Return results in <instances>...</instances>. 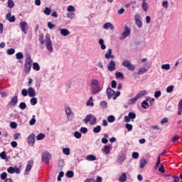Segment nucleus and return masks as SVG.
I'll use <instances>...</instances> for the list:
<instances>
[{
    "label": "nucleus",
    "mask_w": 182,
    "mask_h": 182,
    "mask_svg": "<svg viewBox=\"0 0 182 182\" xmlns=\"http://www.w3.org/2000/svg\"><path fill=\"white\" fill-rule=\"evenodd\" d=\"M139 100V96L136 95L134 98L128 100V105H134Z\"/></svg>",
    "instance_id": "obj_19"
},
{
    "label": "nucleus",
    "mask_w": 182,
    "mask_h": 182,
    "mask_svg": "<svg viewBox=\"0 0 182 182\" xmlns=\"http://www.w3.org/2000/svg\"><path fill=\"white\" fill-rule=\"evenodd\" d=\"M6 19L7 21H9V22H15V21H16V18H15V16H12V14H11V11L9 12L6 16Z\"/></svg>",
    "instance_id": "obj_11"
},
{
    "label": "nucleus",
    "mask_w": 182,
    "mask_h": 182,
    "mask_svg": "<svg viewBox=\"0 0 182 182\" xmlns=\"http://www.w3.org/2000/svg\"><path fill=\"white\" fill-rule=\"evenodd\" d=\"M8 173H9L10 174H14V173H15V168L10 166L8 169H7Z\"/></svg>",
    "instance_id": "obj_50"
},
{
    "label": "nucleus",
    "mask_w": 182,
    "mask_h": 182,
    "mask_svg": "<svg viewBox=\"0 0 182 182\" xmlns=\"http://www.w3.org/2000/svg\"><path fill=\"white\" fill-rule=\"evenodd\" d=\"M141 7L144 12H147V11H149V4H147V2L142 3Z\"/></svg>",
    "instance_id": "obj_24"
},
{
    "label": "nucleus",
    "mask_w": 182,
    "mask_h": 182,
    "mask_svg": "<svg viewBox=\"0 0 182 182\" xmlns=\"http://www.w3.org/2000/svg\"><path fill=\"white\" fill-rule=\"evenodd\" d=\"M65 113L67 116H72V114H73V112H72V109H70V107H65Z\"/></svg>",
    "instance_id": "obj_31"
},
{
    "label": "nucleus",
    "mask_w": 182,
    "mask_h": 182,
    "mask_svg": "<svg viewBox=\"0 0 182 182\" xmlns=\"http://www.w3.org/2000/svg\"><path fill=\"white\" fill-rule=\"evenodd\" d=\"M181 114H182V99L180 100L178 103V115L181 116Z\"/></svg>",
    "instance_id": "obj_22"
},
{
    "label": "nucleus",
    "mask_w": 182,
    "mask_h": 182,
    "mask_svg": "<svg viewBox=\"0 0 182 182\" xmlns=\"http://www.w3.org/2000/svg\"><path fill=\"white\" fill-rule=\"evenodd\" d=\"M103 151L105 154H110V146L109 145H105L104 146Z\"/></svg>",
    "instance_id": "obj_25"
},
{
    "label": "nucleus",
    "mask_w": 182,
    "mask_h": 182,
    "mask_svg": "<svg viewBox=\"0 0 182 182\" xmlns=\"http://www.w3.org/2000/svg\"><path fill=\"white\" fill-rule=\"evenodd\" d=\"M101 131H102V127H100V125H97V127L93 128L94 133H100Z\"/></svg>",
    "instance_id": "obj_28"
},
{
    "label": "nucleus",
    "mask_w": 182,
    "mask_h": 182,
    "mask_svg": "<svg viewBox=\"0 0 182 182\" xmlns=\"http://www.w3.org/2000/svg\"><path fill=\"white\" fill-rule=\"evenodd\" d=\"M167 177H172V178H173V182H178L180 181V178H178V176H171V175H167Z\"/></svg>",
    "instance_id": "obj_40"
},
{
    "label": "nucleus",
    "mask_w": 182,
    "mask_h": 182,
    "mask_svg": "<svg viewBox=\"0 0 182 182\" xmlns=\"http://www.w3.org/2000/svg\"><path fill=\"white\" fill-rule=\"evenodd\" d=\"M52 13V10H50V8L49 7H46L44 11H43V14H45V15L49 16L50 15V14Z\"/></svg>",
    "instance_id": "obj_29"
},
{
    "label": "nucleus",
    "mask_w": 182,
    "mask_h": 182,
    "mask_svg": "<svg viewBox=\"0 0 182 182\" xmlns=\"http://www.w3.org/2000/svg\"><path fill=\"white\" fill-rule=\"evenodd\" d=\"M15 53V49L10 48L7 50V55H14Z\"/></svg>",
    "instance_id": "obj_54"
},
{
    "label": "nucleus",
    "mask_w": 182,
    "mask_h": 182,
    "mask_svg": "<svg viewBox=\"0 0 182 182\" xmlns=\"http://www.w3.org/2000/svg\"><path fill=\"white\" fill-rule=\"evenodd\" d=\"M173 90H174V86H173V85H170V86L167 87V88H166L167 93H171V92H173Z\"/></svg>",
    "instance_id": "obj_44"
},
{
    "label": "nucleus",
    "mask_w": 182,
    "mask_h": 182,
    "mask_svg": "<svg viewBox=\"0 0 182 182\" xmlns=\"http://www.w3.org/2000/svg\"><path fill=\"white\" fill-rule=\"evenodd\" d=\"M92 114L87 115L85 119H84L85 123H86V124L89 123V122H90L91 119H92Z\"/></svg>",
    "instance_id": "obj_33"
},
{
    "label": "nucleus",
    "mask_w": 182,
    "mask_h": 182,
    "mask_svg": "<svg viewBox=\"0 0 182 182\" xmlns=\"http://www.w3.org/2000/svg\"><path fill=\"white\" fill-rule=\"evenodd\" d=\"M161 69L165 70H170V64H164L161 65Z\"/></svg>",
    "instance_id": "obj_42"
},
{
    "label": "nucleus",
    "mask_w": 182,
    "mask_h": 182,
    "mask_svg": "<svg viewBox=\"0 0 182 182\" xmlns=\"http://www.w3.org/2000/svg\"><path fill=\"white\" fill-rule=\"evenodd\" d=\"M74 136L75 137V139H80L82 137V134L77 131H76L74 133Z\"/></svg>",
    "instance_id": "obj_46"
},
{
    "label": "nucleus",
    "mask_w": 182,
    "mask_h": 182,
    "mask_svg": "<svg viewBox=\"0 0 182 182\" xmlns=\"http://www.w3.org/2000/svg\"><path fill=\"white\" fill-rule=\"evenodd\" d=\"M92 95H97L102 89H100V82L97 80H92L90 82Z\"/></svg>",
    "instance_id": "obj_2"
},
{
    "label": "nucleus",
    "mask_w": 182,
    "mask_h": 182,
    "mask_svg": "<svg viewBox=\"0 0 182 182\" xmlns=\"http://www.w3.org/2000/svg\"><path fill=\"white\" fill-rule=\"evenodd\" d=\"M107 96L108 99H113V96H114V90L112 89L111 87H108L107 89Z\"/></svg>",
    "instance_id": "obj_10"
},
{
    "label": "nucleus",
    "mask_w": 182,
    "mask_h": 182,
    "mask_svg": "<svg viewBox=\"0 0 182 182\" xmlns=\"http://www.w3.org/2000/svg\"><path fill=\"white\" fill-rule=\"evenodd\" d=\"M6 177H8V174L6 173V172H4L1 174V180H6Z\"/></svg>",
    "instance_id": "obj_55"
},
{
    "label": "nucleus",
    "mask_w": 182,
    "mask_h": 182,
    "mask_svg": "<svg viewBox=\"0 0 182 182\" xmlns=\"http://www.w3.org/2000/svg\"><path fill=\"white\" fill-rule=\"evenodd\" d=\"M115 76L117 77V79H124V75H123V73H120V72H117L115 73Z\"/></svg>",
    "instance_id": "obj_34"
},
{
    "label": "nucleus",
    "mask_w": 182,
    "mask_h": 182,
    "mask_svg": "<svg viewBox=\"0 0 182 182\" xmlns=\"http://www.w3.org/2000/svg\"><path fill=\"white\" fill-rule=\"evenodd\" d=\"M35 137L36 136L34 135V134H31L28 136L27 139V143L29 144V146H34Z\"/></svg>",
    "instance_id": "obj_8"
},
{
    "label": "nucleus",
    "mask_w": 182,
    "mask_h": 182,
    "mask_svg": "<svg viewBox=\"0 0 182 182\" xmlns=\"http://www.w3.org/2000/svg\"><path fill=\"white\" fill-rule=\"evenodd\" d=\"M125 160L126 158H124V156H119L117 159V162L122 164V163H123V161H124Z\"/></svg>",
    "instance_id": "obj_52"
},
{
    "label": "nucleus",
    "mask_w": 182,
    "mask_h": 182,
    "mask_svg": "<svg viewBox=\"0 0 182 182\" xmlns=\"http://www.w3.org/2000/svg\"><path fill=\"white\" fill-rule=\"evenodd\" d=\"M178 139H180V136L178 135H176L172 138L173 143H176V141H178Z\"/></svg>",
    "instance_id": "obj_63"
},
{
    "label": "nucleus",
    "mask_w": 182,
    "mask_h": 182,
    "mask_svg": "<svg viewBox=\"0 0 182 182\" xmlns=\"http://www.w3.org/2000/svg\"><path fill=\"white\" fill-rule=\"evenodd\" d=\"M32 167H33V161H28L25 171L29 173L32 170Z\"/></svg>",
    "instance_id": "obj_12"
},
{
    "label": "nucleus",
    "mask_w": 182,
    "mask_h": 182,
    "mask_svg": "<svg viewBox=\"0 0 182 182\" xmlns=\"http://www.w3.org/2000/svg\"><path fill=\"white\" fill-rule=\"evenodd\" d=\"M100 106L103 107V109H106L107 107V102L106 101H102L100 102Z\"/></svg>",
    "instance_id": "obj_57"
},
{
    "label": "nucleus",
    "mask_w": 182,
    "mask_h": 182,
    "mask_svg": "<svg viewBox=\"0 0 182 182\" xmlns=\"http://www.w3.org/2000/svg\"><path fill=\"white\" fill-rule=\"evenodd\" d=\"M147 92L146 90H143L141 91L140 92H139L136 96H138V99H140V97H141V96H146Z\"/></svg>",
    "instance_id": "obj_36"
},
{
    "label": "nucleus",
    "mask_w": 182,
    "mask_h": 182,
    "mask_svg": "<svg viewBox=\"0 0 182 182\" xmlns=\"http://www.w3.org/2000/svg\"><path fill=\"white\" fill-rule=\"evenodd\" d=\"M44 39L43 33L39 34L38 41L40 42V48L42 49H45V43L46 48L49 50V52H52L53 50V46L52 44V40H50V35L46 34V38Z\"/></svg>",
    "instance_id": "obj_1"
},
{
    "label": "nucleus",
    "mask_w": 182,
    "mask_h": 182,
    "mask_svg": "<svg viewBox=\"0 0 182 182\" xmlns=\"http://www.w3.org/2000/svg\"><path fill=\"white\" fill-rule=\"evenodd\" d=\"M125 127L127 129L128 132H132V130H133V125L130 124H126Z\"/></svg>",
    "instance_id": "obj_48"
},
{
    "label": "nucleus",
    "mask_w": 182,
    "mask_h": 182,
    "mask_svg": "<svg viewBox=\"0 0 182 182\" xmlns=\"http://www.w3.org/2000/svg\"><path fill=\"white\" fill-rule=\"evenodd\" d=\"M8 8L12 9L14 6H15V3L14 2V0H8Z\"/></svg>",
    "instance_id": "obj_32"
},
{
    "label": "nucleus",
    "mask_w": 182,
    "mask_h": 182,
    "mask_svg": "<svg viewBox=\"0 0 182 182\" xmlns=\"http://www.w3.org/2000/svg\"><path fill=\"white\" fill-rule=\"evenodd\" d=\"M36 123V119H35V115L33 116V118L30 120L29 124L30 126H33Z\"/></svg>",
    "instance_id": "obj_47"
},
{
    "label": "nucleus",
    "mask_w": 182,
    "mask_h": 182,
    "mask_svg": "<svg viewBox=\"0 0 182 182\" xmlns=\"http://www.w3.org/2000/svg\"><path fill=\"white\" fill-rule=\"evenodd\" d=\"M147 164V161L146 159H141L139 162V167L140 168H144L146 165Z\"/></svg>",
    "instance_id": "obj_18"
},
{
    "label": "nucleus",
    "mask_w": 182,
    "mask_h": 182,
    "mask_svg": "<svg viewBox=\"0 0 182 182\" xmlns=\"http://www.w3.org/2000/svg\"><path fill=\"white\" fill-rule=\"evenodd\" d=\"M119 96H120V92L119 91H117L116 93L114 94L113 96V100H116V99H117V97H119Z\"/></svg>",
    "instance_id": "obj_59"
},
{
    "label": "nucleus",
    "mask_w": 182,
    "mask_h": 182,
    "mask_svg": "<svg viewBox=\"0 0 182 182\" xmlns=\"http://www.w3.org/2000/svg\"><path fill=\"white\" fill-rule=\"evenodd\" d=\"M74 173L73 171H68L66 172V176L67 177H68V178H72V177H73L74 176Z\"/></svg>",
    "instance_id": "obj_41"
},
{
    "label": "nucleus",
    "mask_w": 182,
    "mask_h": 182,
    "mask_svg": "<svg viewBox=\"0 0 182 182\" xmlns=\"http://www.w3.org/2000/svg\"><path fill=\"white\" fill-rule=\"evenodd\" d=\"M147 70H149V68L144 67V68L139 69V70L138 71V75H144V73H146V72H147Z\"/></svg>",
    "instance_id": "obj_20"
},
{
    "label": "nucleus",
    "mask_w": 182,
    "mask_h": 182,
    "mask_svg": "<svg viewBox=\"0 0 182 182\" xmlns=\"http://www.w3.org/2000/svg\"><path fill=\"white\" fill-rule=\"evenodd\" d=\"M97 122V119L95 117H92L91 120L90 121V123L91 125L95 124V123Z\"/></svg>",
    "instance_id": "obj_45"
},
{
    "label": "nucleus",
    "mask_w": 182,
    "mask_h": 182,
    "mask_svg": "<svg viewBox=\"0 0 182 182\" xmlns=\"http://www.w3.org/2000/svg\"><path fill=\"white\" fill-rule=\"evenodd\" d=\"M110 56H112V49L111 48H109L108 50V52L107 53H105L106 59H109L110 58Z\"/></svg>",
    "instance_id": "obj_49"
},
{
    "label": "nucleus",
    "mask_w": 182,
    "mask_h": 182,
    "mask_svg": "<svg viewBox=\"0 0 182 182\" xmlns=\"http://www.w3.org/2000/svg\"><path fill=\"white\" fill-rule=\"evenodd\" d=\"M63 153L65 154V156H69L70 154V149L69 148H64L63 149Z\"/></svg>",
    "instance_id": "obj_35"
},
{
    "label": "nucleus",
    "mask_w": 182,
    "mask_h": 182,
    "mask_svg": "<svg viewBox=\"0 0 182 182\" xmlns=\"http://www.w3.org/2000/svg\"><path fill=\"white\" fill-rule=\"evenodd\" d=\"M114 120H116V118H114V116H113V115H109L107 117V121L109 122V123H113V122H114Z\"/></svg>",
    "instance_id": "obj_39"
},
{
    "label": "nucleus",
    "mask_w": 182,
    "mask_h": 182,
    "mask_svg": "<svg viewBox=\"0 0 182 182\" xmlns=\"http://www.w3.org/2000/svg\"><path fill=\"white\" fill-rule=\"evenodd\" d=\"M16 103H18V95H15L11 100L9 102V105L11 106H16Z\"/></svg>",
    "instance_id": "obj_16"
},
{
    "label": "nucleus",
    "mask_w": 182,
    "mask_h": 182,
    "mask_svg": "<svg viewBox=\"0 0 182 182\" xmlns=\"http://www.w3.org/2000/svg\"><path fill=\"white\" fill-rule=\"evenodd\" d=\"M16 58L18 60H21V59H23V54L22 53L19 52L16 54Z\"/></svg>",
    "instance_id": "obj_37"
},
{
    "label": "nucleus",
    "mask_w": 182,
    "mask_h": 182,
    "mask_svg": "<svg viewBox=\"0 0 182 182\" xmlns=\"http://www.w3.org/2000/svg\"><path fill=\"white\" fill-rule=\"evenodd\" d=\"M28 96L30 97H35L36 96V92L35 91V89H33L32 87H30L28 88Z\"/></svg>",
    "instance_id": "obj_13"
},
{
    "label": "nucleus",
    "mask_w": 182,
    "mask_h": 182,
    "mask_svg": "<svg viewBox=\"0 0 182 182\" xmlns=\"http://www.w3.org/2000/svg\"><path fill=\"white\" fill-rule=\"evenodd\" d=\"M30 102L33 106H35V105H36V103H38V99H36V97H32L31 99Z\"/></svg>",
    "instance_id": "obj_43"
},
{
    "label": "nucleus",
    "mask_w": 182,
    "mask_h": 182,
    "mask_svg": "<svg viewBox=\"0 0 182 182\" xmlns=\"http://www.w3.org/2000/svg\"><path fill=\"white\" fill-rule=\"evenodd\" d=\"M50 159H52V155H50L49 152L48 151L43 152L42 161H43V163H46V164H49V161Z\"/></svg>",
    "instance_id": "obj_4"
},
{
    "label": "nucleus",
    "mask_w": 182,
    "mask_h": 182,
    "mask_svg": "<svg viewBox=\"0 0 182 182\" xmlns=\"http://www.w3.org/2000/svg\"><path fill=\"white\" fill-rule=\"evenodd\" d=\"M122 66H124V68H127L128 70H132V71L136 70V66L132 65V63H130V61L127 60H124L122 62Z\"/></svg>",
    "instance_id": "obj_5"
},
{
    "label": "nucleus",
    "mask_w": 182,
    "mask_h": 182,
    "mask_svg": "<svg viewBox=\"0 0 182 182\" xmlns=\"http://www.w3.org/2000/svg\"><path fill=\"white\" fill-rule=\"evenodd\" d=\"M161 163V161L160 160V156H158L157 161L155 165V168H157L159 166H160V164Z\"/></svg>",
    "instance_id": "obj_60"
},
{
    "label": "nucleus",
    "mask_w": 182,
    "mask_h": 182,
    "mask_svg": "<svg viewBox=\"0 0 182 182\" xmlns=\"http://www.w3.org/2000/svg\"><path fill=\"white\" fill-rule=\"evenodd\" d=\"M129 35H130V28H129L127 26H125L124 31L122 33V37L124 38H127V36H129Z\"/></svg>",
    "instance_id": "obj_14"
},
{
    "label": "nucleus",
    "mask_w": 182,
    "mask_h": 182,
    "mask_svg": "<svg viewBox=\"0 0 182 182\" xmlns=\"http://www.w3.org/2000/svg\"><path fill=\"white\" fill-rule=\"evenodd\" d=\"M128 116L129 117V118L131 119H136V113L134 112H129L128 114Z\"/></svg>",
    "instance_id": "obj_62"
},
{
    "label": "nucleus",
    "mask_w": 182,
    "mask_h": 182,
    "mask_svg": "<svg viewBox=\"0 0 182 182\" xmlns=\"http://www.w3.org/2000/svg\"><path fill=\"white\" fill-rule=\"evenodd\" d=\"M87 161H95L96 160V156L95 155H88L85 159Z\"/></svg>",
    "instance_id": "obj_21"
},
{
    "label": "nucleus",
    "mask_w": 182,
    "mask_h": 182,
    "mask_svg": "<svg viewBox=\"0 0 182 182\" xmlns=\"http://www.w3.org/2000/svg\"><path fill=\"white\" fill-rule=\"evenodd\" d=\"M10 126L11 129H16V127H18V124L15 122H11Z\"/></svg>",
    "instance_id": "obj_61"
},
{
    "label": "nucleus",
    "mask_w": 182,
    "mask_h": 182,
    "mask_svg": "<svg viewBox=\"0 0 182 182\" xmlns=\"http://www.w3.org/2000/svg\"><path fill=\"white\" fill-rule=\"evenodd\" d=\"M87 106L93 107L95 104L93 103V97H90L88 101L86 102Z\"/></svg>",
    "instance_id": "obj_27"
},
{
    "label": "nucleus",
    "mask_w": 182,
    "mask_h": 182,
    "mask_svg": "<svg viewBox=\"0 0 182 182\" xmlns=\"http://www.w3.org/2000/svg\"><path fill=\"white\" fill-rule=\"evenodd\" d=\"M134 21L137 28H139V29L140 28H142L143 22L141 21V16H140V14H136L134 15Z\"/></svg>",
    "instance_id": "obj_6"
},
{
    "label": "nucleus",
    "mask_w": 182,
    "mask_h": 182,
    "mask_svg": "<svg viewBox=\"0 0 182 182\" xmlns=\"http://www.w3.org/2000/svg\"><path fill=\"white\" fill-rule=\"evenodd\" d=\"M20 28L22 31V32H23V33H25V35H26V33H28V23H26V21H22L20 23Z\"/></svg>",
    "instance_id": "obj_7"
},
{
    "label": "nucleus",
    "mask_w": 182,
    "mask_h": 182,
    "mask_svg": "<svg viewBox=\"0 0 182 182\" xmlns=\"http://www.w3.org/2000/svg\"><path fill=\"white\" fill-rule=\"evenodd\" d=\"M32 63H33V60L31 56H28L25 60L24 64V72L25 73H30L31 69H32Z\"/></svg>",
    "instance_id": "obj_3"
},
{
    "label": "nucleus",
    "mask_w": 182,
    "mask_h": 182,
    "mask_svg": "<svg viewBox=\"0 0 182 182\" xmlns=\"http://www.w3.org/2000/svg\"><path fill=\"white\" fill-rule=\"evenodd\" d=\"M0 157L2 160H5L6 159V153L5 151L1 152Z\"/></svg>",
    "instance_id": "obj_58"
},
{
    "label": "nucleus",
    "mask_w": 182,
    "mask_h": 182,
    "mask_svg": "<svg viewBox=\"0 0 182 182\" xmlns=\"http://www.w3.org/2000/svg\"><path fill=\"white\" fill-rule=\"evenodd\" d=\"M59 31H60V35H62V36H68V35H69V33H70V32H69V30H68L66 28H59Z\"/></svg>",
    "instance_id": "obj_15"
},
{
    "label": "nucleus",
    "mask_w": 182,
    "mask_h": 182,
    "mask_svg": "<svg viewBox=\"0 0 182 182\" xmlns=\"http://www.w3.org/2000/svg\"><path fill=\"white\" fill-rule=\"evenodd\" d=\"M149 107V102H147V100H144L141 103V107L143 109H147V107Z\"/></svg>",
    "instance_id": "obj_38"
},
{
    "label": "nucleus",
    "mask_w": 182,
    "mask_h": 182,
    "mask_svg": "<svg viewBox=\"0 0 182 182\" xmlns=\"http://www.w3.org/2000/svg\"><path fill=\"white\" fill-rule=\"evenodd\" d=\"M107 69L109 70V72H113V70H116V63L114 61L111 60L108 65H107Z\"/></svg>",
    "instance_id": "obj_9"
},
{
    "label": "nucleus",
    "mask_w": 182,
    "mask_h": 182,
    "mask_svg": "<svg viewBox=\"0 0 182 182\" xmlns=\"http://www.w3.org/2000/svg\"><path fill=\"white\" fill-rule=\"evenodd\" d=\"M161 96V91H156L154 93V97L156 99H158V97H160Z\"/></svg>",
    "instance_id": "obj_56"
},
{
    "label": "nucleus",
    "mask_w": 182,
    "mask_h": 182,
    "mask_svg": "<svg viewBox=\"0 0 182 182\" xmlns=\"http://www.w3.org/2000/svg\"><path fill=\"white\" fill-rule=\"evenodd\" d=\"M33 69L34 70H36L37 72H39V70H41V66H39V64L38 63H33Z\"/></svg>",
    "instance_id": "obj_26"
},
{
    "label": "nucleus",
    "mask_w": 182,
    "mask_h": 182,
    "mask_svg": "<svg viewBox=\"0 0 182 182\" xmlns=\"http://www.w3.org/2000/svg\"><path fill=\"white\" fill-rule=\"evenodd\" d=\"M127 180V176H126V173H123L122 176L119 178V181L124 182Z\"/></svg>",
    "instance_id": "obj_23"
},
{
    "label": "nucleus",
    "mask_w": 182,
    "mask_h": 182,
    "mask_svg": "<svg viewBox=\"0 0 182 182\" xmlns=\"http://www.w3.org/2000/svg\"><path fill=\"white\" fill-rule=\"evenodd\" d=\"M104 29H109V28L111 29V31L114 30V26H113V24L112 23H105L103 26Z\"/></svg>",
    "instance_id": "obj_17"
},
{
    "label": "nucleus",
    "mask_w": 182,
    "mask_h": 182,
    "mask_svg": "<svg viewBox=\"0 0 182 182\" xmlns=\"http://www.w3.org/2000/svg\"><path fill=\"white\" fill-rule=\"evenodd\" d=\"M46 135L43 133H40L37 135L36 136V140L40 141V140H43L45 139Z\"/></svg>",
    "instance_id": "obj_30"
},
{
    "label": "nucleus",
    "mask_w": 182,
    "mask_h": 182,
    "mask_svg": "<svg viewBox=\"0 0 182 182\" xmlns=\"http://www.w3.org/2000/svg\"><path fill=\"white\" fill-rule=\"evenodd\" d=\"M19 107L22 109L24 110V109H26V103L25 102H21L19 104Z\"/></svg>",
    "instance_id": "obj_53"
},
{
    "label": "nucleus",
    "mask_w": 182,
    "mask_h": 182,
    "mask_svg": "<svg viewBox=\"0 0 182 182\" xmlns=\"http://www.w3.org/2000/svg\"><path fill=\"white\" fill-rule=\"evenodd\" d=\"M132 158L133 159H139V153L138 152H133L132 153Z\"/></svg>",
    "instance_id": "obj_64"
},
{
    "label": "nucleus",
    "mask_w": 182,
    "mask_h": 182,
    "mask_svg": "<svg viewBox=\"0 0 182 182\" xmlns=\"http://www.w3.org/2000/svg\"><path fill=\"white\" fill-rule=\"evenodd\" d=\"M67 10H68V12L75 13V6H69L67 8Z\"/></svg>",
    "instance_id": "obj_51"
}]
</instances>
